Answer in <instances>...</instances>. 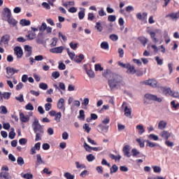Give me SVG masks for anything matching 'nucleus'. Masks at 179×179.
<instances>
[{
	"instance_id": "nucleus-1",
	"label": "nucleus",
	"mask_w": 179,
	"mask_h": 179,
	"mask_svg": "<svg viewBox=\"0 0 179 179\" xmlns=\"http://www.w3.org/2000/svg\"><path fill=\"white\" fill-rule=\"evenodd\" d=\"M32 128L34 132L36 134V142L41 141V136H43V134H44V129L43 128V126L40 124L38 119L36 117V116L34 117V120L32 122Z\"/></svg>"
},
{
	"instance_id": "nucleus-2",
	"label": "nucleus",
	"mask_w": 179,
	"mask_h": 179,
	"mask_svg": "<svg viewBox=\"0 0 179 179\" xmlns=\"http://www.w3.org/2000/svg\"><path fill=\"white\" fill-rule=\"evenodd\" d=\"M108 83L111 90L115 89V87H120V86H124L125 85L124 78L118 74H111Z\"/></svg>"
},
{
	"instance_id": "nucleus-3",
	"label": "nucleus",
	"mask_w": 179,
	"mask_h": 179,
	"mask_svg": "<svg viewBox=\"0 0 179 179\" xmlns=\"http://www.w3.org/2000/svg\"><path fill=\"white\" fill-rule=\"evenodd\" d=\"M147 33H148L152 40V43L155 44H157L159 41H160V44L163 43V31L159 29H155L154 31L148 30ZM157 37H160L159 40Z\"/></svg>"
},
{
	"instance_id": "nucleus-4",
	"label": "nucleus",
	"mask_w": 179,
	"mask_h": 179,
	"mask_svg": "<svg viewBox=\"0 0 179 179\" xmlns=\"http://www.w3.org/2000/svg\"><path fill=\"white\" fill-rule=\"evenodd\" d=\"M118 66L127 69V73H129V75H135V73H136V69H135V66L131 65V64L129 63L124 64L121 62H119Z\"/></svg>"
},
{
	"instance_id": "nucleus-5",
	"label": "nucleus",
	"mask_w": 179,
	"mask_h": 179,
	"mask_svg": "<svg viewBox=\"0 0 179 179\" xmlns=\"http://www.w3.org/2000/svg\"><path fill=\"white\" fill-rule=\"evenodd\" d=\"M157 101V103H162V98L157 97L156 95H153L152 94H146L144 96V103L148 104V101Z\"/></svg>"
},
{
	"instance_id": "nucleus-6",
	"label": "nucleus",
	"mask_w": 179,
	"mask_h": 179,
	"mask_svg": "<svg viewBox=\"0 0 179 179\" xmlns=\"http://www.w3.org/2000/svg\"><path fill=\"white\" fill-rule=\"evenodd\" d=\"M141 85H145L146 86H150L151 87H159V83L156 80H147L143 83H140Z\"/></svg>"
},
{
	"instance_id": "nucleus-7",
	"label": "nucleus",
	"mask_w": 179,
	"mask_h": 179,
	"mask_svg": "<svg viewBox=\"0 0 179 179\" xmlns=\"http://www.w3.org/2000/svg\"><path fill=\"white\" fill-rule=\"evenodd\" d=\"M10 38V36L8 34L3 36L1 38L0 45H1V47H8Z\"/></svg>"
},
{
	"instance_id": "nucleus-8",
	"label": "nucleus",
	"mask_w": 179,
	"mask_h": 179,
	"mask_svg": "<svg viewBox=\"0 0 179 179\" xmlns=\"http://www.w3.org/2000/svg\"><path fill=\"white\" fill-rule=\"evenodd\" d=\"M6 71L8 75L6 76L7 79H10V78L13 76L14 73H17V72H19V70L9 66L6 67Z\"/></svg>"
},
{
	"instance_id": "nucleus-9",
	"label": "nucleus",
	"mask_w": 179,
	"mask_h": 179,
	"mask_svg": "<svg viewBox=\"0 0 179 179\" xmlns=\"http://www.w3.org/2000/svg\"><path fill=\"white\" fill-rule=\"evenodd\" d=\"M2 17L4 20L10 19L12 17V13L10 12V9L8 8H5L2 13Z\"/></svg>"
},
{
	"instance_id": "nucleus-10",
	"label": "nucleus",
	"mask_w": 179,
	"mask_h": 179,
	"mask_svg": "<svg viewBox=\"0 0 179 179\" xmlns=\"http://www.w3.org/2000/svg\"><path fill=\"white\" fill-rule=\"evenodd\" d=\"M36 31H38V29L31 27V31H28V40H34V38H36Z\"/></svg>"
},
{
	"instance_id": "nucleus-11",
	"label": "nucleus",
	"mask_w": 179,
	"mask_h": 179,
	"mask_svg": "<svg viewBox=\"0 0 179 179\" xmlns=\"http://www.w3.org/2000/svg\"><path fill=\"white\" fill-rule=\"evenodd\" d=\"M122 107L124 108V115L128 118H132L131 114V109L127 106L125 102L123 103Z\"/></svg>"
},
{
	"instance_id": "nucleus-12",
	"label": "nucleus",
	"mask_w": 179,
	"mask_h": 179,
	"mask_svg": "<svg viewBox=\"0 0 179 179\" xmlns=\"http://www.w3.org/2000/svg\"><path fill=\"white\" fill-rule=\"evenodd\" d=\"M172 22H177L179 19V14L178 13H171L166 15Z\"/></svg>"
},
{
	"instance_id": "nucleus-13",
	"label": "nucleus",
	"mask_w": 179,
	"mask_h": 179,
	"mask_svg": "<svg viewBox=\"0 0 179 179\" xmlns=\"http://www.w3.org/2000/svg\"><path fill=\"white\" fill-rule=\"evenodd\" d=\"M14 54L18 59H20L23 57V50H22V48L17 46L14 48Z\"/></svg>"
},
{
	"instance_id": "nucleus-14",
	"label": "nucleus",
	"mask_w": 179,
	"mask_h": 179,
	"mask_svg": "<svg viewBox=\"0 0 179 179\" xmlns=\"http://www.w3.org/2000/svg\"><path fill=\"white\" fill-rule=\"evenodd\" d=\"M84 69L85 70V72L87 73V75H88L89 78H91L92 79H93L95 76L96 74H94V71H93V70H92V68L90 67L89 69H87V65L84 64Z\"/></svg>"
},
{
	"instance_id": "nucleus-15",
	"label": "nucleus",
	"mask_w": 179,
	"mask_h": 179,
	"mask_svg": "<svg viewBox=\"0 0 179 179\" xmlns=\"http://www.w3.org/2000/svg\"><path fill=\"white\" fill-rule=\"evenodd\" d=\"M33 48L29 45H26L24 46V53H25V57L27 58H29V57L31 56V54H33Z\"/></svg>"
},
{
	"instance_id": "nucleus-16",
	"label": "nucleus",
	"mask_w": 179,
	"mask_h": 179,
	"mask_svg": "<svg viewBox=\"0 0 179 179\" xmlns=\"http://www.w3.org/2000/svg\"><path fill=\"white\" fill-rule=\"evenodd\" d=\"M123 153L127 157H131V156L132 155H131V146L125 145L123 148Z\"/></svg>"
},
{
	"instance_id": "nucleus-17",
	"label": "nucleus",
	"mask_w": 179,
	"mask_h": 179,
	"mask_svg": "<svg viewBox=\"0 0 179 179\" xmlns=\"http://www.w3.org/2000/svg\"><path fill=\"white\" fill-rule=\"evenodd\" d=\"M64 46H59L57 48H54L50 50V52L53 54H62V51H64Z\"/></svg>"
},
{
	"instance_id": "nucleus-18",
	"label": "nucleus",
	"mask_w": 179,
	"mask_h": 179,
	"mask_svg": "<svg viewBox=\"0 0 179 179\" xmlns=\"http://www.w3.org/2000/svg\"><path fill=\"white\" fill-rule=\"evenodd\" d=\"M64 103L65 99L63 98L60 99L57 102V108H59V110H62L64 112H65V106H64Z\"/></svg>"
},
{
	"instance_id": "nucleus-19",
	"label": "nucleus",
	"mask_w": 179,
	"mask_h": 179,
	"mask_svg": "<svg viewBox=\"0 0 179 179\" xmlns=\"http://www.w3.org/2000/svg\"><path fill=\"white\" fill-rule=\"evenodd\" d=\"M167 128V122L166 120H161L158 123V129L163 131Z\"/></svg>"
},
{
	"instance_id": "nucleus-20",
	"label": "nucleus",
	"mask_w": 179,
	"mask_h": 179,
	"mask_svg": "<svg viewBox=\"0 0 179 179\" xmlns=\"http://www.w3.org/2000/svg\"><path fill=\"white\" fill-rule=\"evenodd\" d=\"M20 120L22 122H29V121H30V116H29L28 115H24V113H20Z\"/></svg>"
},
{
	"instance_id": "nucleus-21",
	"label": "nucleus",
	"mask_w": 179,
	"mask_h": 179,
	"mask_svg": "<svg viewBox=\"0 0 179 179\" xmlns=\"http://www.w3.org/2000/svg\"><path fill=\"white\" fill-rule=\"evenodd\" d=\"M159 136H161V138H163L164 139L167 140L169 139V138H170V136H171V134H170V132H169L168 131L164 130L159 134Z\"/></svg>"
},
{
	"instance_id": "nucleus-22",
	"label": "nucleus",
	"mask_w": 179,
	"mask_h": 179,
	"mask_svg": "<svg viewBox=\"0 0 179 179\" xmlns=\"http://www.w3.org/2000/svg\"><path fill=\"white\" fill-rule=\"evenodd\" d=\"M99 128L100 129L101 133V134H107L108 131V128H110L109 126H104L103 124H99Z\"/></svg>"
},
{
	"instance_id": "nucleus-23",
	"label": "nucleus",
	"mask_w": 179,
	"mask_h": 179,
	"mask_svg": "<svg viewBox=\"0 0 179 179\" xmlns=\"http://www.w3.org/2000/svg\"><path fill=\"white\" fill-rule=\"evenodd\" d=\"M161 90L164 92L166 96H171L173 91H171V88H167L166 87H161Z\"/></svg>"
},
{
	"instance_id": "nucleus-24",
	"label": "nucleus",
	"mask_w": 179,
	"mask_h": 179,
	"mask_svg": "<svg viewBox=\"0 0 179 179\" xmlns=\"http://www.w3.org/2000/svg\"><path fill=\"white\" fill-rule=\"evenodd\" d=\"M7 22L11 27H16V25L17 24V21L12 17L7 20Z\"/></svg>"
},
{
	"instance_id": "nucleus-25",
	"label": "nucleus",
	"mask_w": 179,
	"mask_h": 179,
	"mask_svg": "<svg viewBox=\"0 0 179 179\" xmlns=\"http://www.w3.org/2000/svg\"><path fill=\"white\" fill-rule=\"evenodd\" d=\"M37 159L36 163L35 164L36 169L40 166V164H44V161H43V159L41 158V155H36Z\"/></svg>"
},
{
	"instance_id": "nucleus-26",
	"label": "nucleus",
	"mask_w": 179,
	"mask_h": 179,
	"mask_svg": "<svg viewBox=\"0 0 179 179\" xmlns=\"http://www.w3.org/2000/svg\"><path fill=\"white\" fill-rule=\"evenodd\" d=\"M136 129L137 131H138V135H142L145 132V128L143 127V125L138 124L136 127Z\"/></svg>"
},
{
	"instance_id": "nucleus-27",
	"label": "nucleus",
	"mask_w": 179,
	"mask_h": 179,
	"mask_svg": "<svg viewBox=\"0 0 179 179\" xmlns=\"http://www.w3.org/2000/svg\"><path fill=\"white\" fill-rule=\"evenodd\" d=\"M101 48H102V50H108V48H110L108 42H106V41L102 42L101 43Z\"/></svg>"
},
{
	"instance_id": "nucleus-28",
	"label": "nucleus",
	"mask_w": 179,
	"mask_h": 179,
	"mask_svg": "<svg viewBox=\"0 0 179 179\" xmlns=\"http://www.w3.org/2000/svg\"><path fill=\"white\" fill-rule=\"evenodd\" d=\"M30 20H21L20 22L21 26H30Z\"/></svg>"
},
{
	"instance_id": "nucleus-29",
	"label": "nucleus",
	"mask_w": 179,
	"mask_h": 179,
	"mask_svg": "<svg viewBox=\"0 0 179 179\" xmlns=\"http://www.w3.org/2000/svg\"><path fill=\"white\" fill-rule=\"evenodd\" d=\"M10 97V93L9 92H4L2 94V96H1V100H3V99H5V100H8V99Z\"/></svg>"
},
{
	"instance_id": "nucleus-30",
	"label": "nucleus",
	"mask_w": 179,
	"mask_h": 179,
	"mask_svg": "<svg viewBox=\"0 0 179 179\" xmlns=\"http://www.w3.org/2000/svg\"><path fill=\"white\" fill-rule=\"evenodd\" d=\"M171 106L174 109V110H178L179 108V103H176V101H171Z\"/></svg>"
},
{
	"instance_id": "nucleus-31",
	"label": "nucleus",
	"mask_w": 179,
	"mask_h": 179,
	"mask_svg": "<svg viewBox=\"0 0 179 179\" xmlns=\"http://www.w3.org/2000/svg\"><path fill=\"white\" fill-rule=\"evenodd\" d=\"M83 129H85V132H87V134L90 133V131H92V128H90V127H89V124L85 123L83 126Z\"/></svg>"
},
{
	"instance_id": "nucleus-32",
	"label": "nucleus",
	"mask_w": 179,
	"mask_h": 179,
	"mask_svg": "<svg viewBox=\"0 0 179 179\" xmlns=\"http://www.w3.org/2000/svg\"><path fill=\"white\" fill-rule=\"evenodd\" d=\"M148 138L151 140V141H159V136L156 135V134H151L148 136Z\"/></svg>"
},
{
	"instance_id": "nucleus-33",
	"label": "nucleus",
	"mask_w": 179,
	"mask_h": 179,
	"mask_svg": "<svg viewBox=\"0 0 179 179\" xmlns=\"http://www.w3.org/2000/svg\"><path fill=\"white\" fill-rule=\"evenodd\" d=\"M81 10L78 13V17L82 20L85 17V8H80Z\"/></svg>"
},
{
	"instance_id": "nucleus-34",
	"label": "nucleus",
	"mask_w": 179,
	"mask_h": 179,
	"mask_svg": "<svg viewBox=\"0 0 179 179\" xmlns=\"http://www.w3.org/2000/svg\"><path fill=\"white\" fill-rule=\"evenodd\" d=\"M152 170L154 173H162V168L159 166H152Z\"/></svg>"
},
{
	"instance_id": "nucleus-35",
	"label": "nucleus",
	"mask_w": 179,
	"mask_h": 179,
	"mask_svg": "<svg viewBox=\"0 0 179 179\" xmlns=\"http://www.w3.org/2000/svg\"><path fill=\"white\" fill-rule=\"evenodd\" d=\"M66 51L71 59L73 60L75 59V52H71V50H69V48H67Z\"/></svg>"
},
{
	"instance_id": "nucleus-36",
	"label": "nucleus",
	"mask_w": 179,
	"mask_h": 179,
	"mask_svg": "<svg viewBox=\"0 0 179 179\" xmlns=\"http://www.w3.org/2000/svg\"><path fill=\"white\" fill-rule=\"evenodd\" d=\"M64 177L66 179H74L75 178V176L71 174V173H69V172H66L64 173Z\"/></svg>"
},
{
	"instance_id": "nucleus-37",
	"label": "nucleus",
	"mask_w": 179,
	"mask_h": 179,
	"mask_svg": "<svg viewBox=\"0 0 179 179\" xmlns=\"http://www.w3.org/2000/svg\"><path fill=\"white\" fill-rule=\"evenodd\" d=\"M94 69H95L96 72H97L99 71H100V72H101V71H103V69L100 64H95Z\"/></svg>"
},
{
	"instance_id": "nucleus-38",
	"label": "nucleus",
	"mask_w": 179,
	"mask_h": 179,
	"mask_svg": "<svg viewBox=\"0 0 179 179\" xmlns=\"http://www.w3.org/2000/svg\"><path fill=\"white\" fill-rule=\"evenodd\" d=\"M146 143H147V146H148L149 148H156V146H157L156 143L151 142L149 140H147Z\"/></svg>"
},
{
	"instance_id": "nucleus-39",
	"label": "nucleus",
	"mask_w": 179,
	"mask_h": 179,
	"mask_svg": "<svg viewBox=\"0 0 179 179\" xmlns=\"http://www.w3.org/2000/svg\"><path fill=\"white\" fill-rule=\"evenodd\" d=\"M62 114L61 112H59L57 113H56V115H55V121H57V122H61V117H62Z\"/></svg>"
},
{
	"instance_id": "nucleus-40",
	"label": "nucleus",
	"mask_w": 179,
	"mask_h": 179,
	"mask_svg": "<svg viewBox=\"0 0 179 179\" xmlns=\"http://www.w3.org/2000/svg\"><path fill=\"white\" fill-rule=\"evenodd\" d=\"M40 89H42L43 90H47L48 89V85L46 83H41L39 84Z\"/></svg>"
},
{
	"instance_id": "nucleus-41",
	"label": "nucleus",
	"mask_w": 179,
	"mask_h": 179,
	"mask_svg": "<svg viewBox=\"0 0 179 179\" xmlns=\"http://www.w3.org/2000/svg\"><path fill=\"white\" fill-rule=\"evenodd\" d=\"M86 158L88 162H93L96 159V157H94V155H93V154H90L87 155Z\"/></svg>"
},
{
	"instance_id": "nucleus-42",
	"label": "nucleus",
	"mask_w": 179,
	"mask_h": 179,
	"mask_svg": "<svg viewBox=\"0 0 179 179\" xmlns=\"http://www.w3.org/2000/svg\"><path fill=\"white\" fill-rule=\"evenodd\" d=\"M73 5H75V2L74 1H66L65 3H63V6H65V8H68V6H73Z\"/></svg>"
},
{
	"instance_id": "nucleus-43",
	"label": "nucleus",
	"mask_w": 179,
	"mask_h": 179,
	"mask_svg": "<svg viewBox=\"0 0 179 179\" xmlns=\"http://www.w3.org/2000/svg\"><path fill=\"white\" fill-rule=\"evenodd\" d=\"M117 171H118V166H117V165L114 164L110 168V173L113 174V173H117Z\"/></svg>"
},
{
	"instance_id": "nucleus-44",
	"label": "nucleus",
	"mask_w": 179,
	"mask_h": 179,
	"mask_svg": "<svg viewBox=\"0 0 179 179\" xmlns=\"http://www.w3.org/2000/svg\"><path fill=\"white\" fill-rule=\"evenodd\" d=\"M17 163L19 164V166H23V164H24V160H23L22 157H19L17 158Z\"/></svg>"
},
{
	"instance_id": "nucleus-45",
	"label": "nucleus",
	"mask_w": 179,
	"mask_h": 179,
	"mask_svg": "<svg viewBox=\"0 0 179 179\" xmlns=\"http://www.w3.org/2000/svg\"><path fill=\"white\" fill-rule=\"evenodd\" d=\"M80 176L83 178H85L86 176H89V171L87 170H85L80 173Z\"/></svg>"
},
{
	"instance_id": "nucleus-46",
	"label": "nucleus",
	"mask_w": 179,
	"mask_h": 179,
	"mask_svg": "<svg viewBox=\"0 0 179 179\" xmlns=\"http://www.w3.org/2000/svg\"><path fill=\"white\" fill-rule=\"evenodd\" d=\"M131 153H132V156H134V157L138 156V155H141V152H138V150H136V148H134L131 150Z\"/></svg>"
},
{
	"instance_id": "nucleus-47",
	"label": "nucleus",
	"mask_w": 179,
	"mask_h": 179,
	"mask_svg": "<svg viewBox=\"0 0 179 179\" xmlns=\"http://www.w3.org/2000/svg\"><path fill=\"white\" fill-rule=\"evenodd\" d=\"M59 76H60V74H59V72L58 71H53L52 73V77L54 78V79H58Z\"/></svg>"
},
{
	"instance_id": "nucleus-48",
	"label": "nucleus",
	"mask_w": 179,
	"mask_h": 179,
	"mask_svg": "<svg viewBox=\"0 0 179 179\" xmlns=\"http://www.w3.org/2000/svg\"><path fill=\"white\" fill-rule=\"evenodd\" d=\"M76 169H86V165L85 164H80L79 162H76Z\"/></svg>"
},
{
	"instance_id": "nucleus-49",
	"label": "nucleus",
	"mask_w": 179,
	"mask_h": 179,
	"mask_svg": "<svg viewBox=\"0 0 179 179\" xmlns=\"http://www.w3.org/2000/svg\"><path fill=\"white\" fill-rule=\"evenodd\" d=\"M102 124H103V125H107L108 124H110V117H108V116H106L103 120H102Z\"/></svg>"
},
{
	"instance_id": "nucleus-50",
	"label": "nucleus",
	"mask_w": 179,
	"mask_h": 179,
	"mask_svg": "<svg viewBox=\"0 0 179 179\" xmlns=\"http://www.w3.org/2000/svg\"><path fill=\"white\" fill-rule=\"evenodd\" d=\"M26 110H29V111H33L34 110V106L31 105V103H29L27 105L25 106Z\"/></svg>"
},
{
	"instance_id": "nucleus-51",
	"label": "nucleus",
	"mask_w": 179,
	"mask_h": 179,
	"mask_svg": "<svg viewBox=\"0 0 179 179\" xmlns=\"http://www.w3.org/2000/svg\"><path fill=\"white\" fill-rule=\"evenodd\" d=\"M15 100H17V101H20V103H23L24 99H23V94H20L18 96H15Z\"/></svg>"
},
{
	"instance_id": "nucleus-52",
	"label": "nucleus",
	"mask_w": 179,
	"mask_h": 179,
	"mask_svg": "<svg viewBox=\"0 0 179 179\" xmlns=\"http://www.w3.org/2000/svg\"><path fill=\"white\" fill-rule=\"evenodd\" d=\"M109 37L112 41H117L118 40V36L117 34H111Z\"/></svg>"
},
{
	"instance_id": "nucleus-53",
	"label": "nucleus",
	"mask_w": 179,
	"mask_h": 179,
	"mask_svg": "<svg viewBox=\"0 0 179 179\" xmlns=\"http://www.w3.org/2000/svg\"><path fill=\"white\" fill-rule=\"evenodd\" d=\"M47 29V24L45 22L42 23V25L39 28L40 31H45Z\"/></svg>"
},
{
	"instance_id": "nucleus-54",
	"label": "nucleus",
	"mask_w": 179,
	"mask_h": 179,
	"mask_svg": "<svg viewBox=\"0 0 179 179\" xmlns=\"http://www.w3.org/2000/svg\"><path fill=\"white\" fill-rule=\"evenodd\" d=\"M95 27L99 32H101L103 31V27H101L100 22H96V25L95 26Z\"/></svg>"
},
{
	"instance_id": "nucleus-55",
	"label": "nucleus",
	"mask_w": 179,
	"mask_h": 179,
	"mask_svg": "<svg viewBox=\"0 0 179 179\" xmlns=\"http://www.w3.org/2000/svg\"><path fill=\"white\" fill-rule=\"evenodd\" d=\"M23 178H27V179H31L33 178V174L31 173H25L22 175Z\"/></svg>"
},
{
	"instance_id": "nucleus-56",
	"label": "nucleus",
	"mask_w": 179,
	"mask_h": 179,
	"mask_svg": "<svg viewBox=\"0 0 179 179\" xmlns=\"http://www.w3.org/2000/svg\"><path fill=\"white\" fill-rule=\"evenodd\" d=\"M58 41V38H53L52 39V43L50 44L51 47H55V45H57V43Z\"/></svg>"
},
{
	"instance_id": "nucleus-57",
	"label": "nucleus",
	"mask_w": 179,
	"mask_h": 179,
	"mask_svg": "<svg viewBox=\"0 0 179 179\" xmlns=\"http://www.w3.org/2000/svg\"><path fill=\"white\" fill-rule=\"evenodd\" d=\"M136 141L139 143L140 148H145V143L141 138H137Z\"/></svg>"
},
{
	"instance_id": "nucleus-58",
	"label": "nucleus",
	"mask_w": 179,
	"mask_h": 179,
	"mask_svg": "<svg viewBox=\"0 0 179 179\" xmlns=\"http://www.w3.org/2000/svg\"><path fill=\"white\" fill-rule=\"evenodd\" d=\"M58 68L59 69H60V71H64V69L66 68V66L65 65V64L59 62Z\"/></svg>"
},
{
	"instance_id": "nucleus-59",
	"label": "nucleus",
	"mask_w": 179,
	"mask_h": 179,
	"mask_svg": "<svg viewBox=\"0 0 179 179\" xmlns=\"http://www.w3.org/2000/svg\"><path fill=\"white\" fill-rule=\"evenodd\" d=\"M0 109L1 110V114H7L8 113V109L5 106H1L0 107Z\"/></svg>"
},
{
	"instance_id": "nucleus-60",
	"label": "nucleus",
	"mask_w": 179,
	"mask_h": 179,
	"mask_svg": "<svg viewBox=\"0 0 179 179\" xmlns=\"http://www.w3.org/2000/svg\"><path fill=\"white\" fill-rule=\"evenodd\" d=\"M83 106L85 107L87 106L89 104V98H85L82 102Z\"/></svg>"
},
{
	"instance_id": "nucleus-61",
	"label": "nucleus",
	"mask_w": 179,
	"mask_h": 179,
	"mask_svg": "<svg viewBox=\"0 0 179 179\" xmlns=\"http://www.w3.org/2000/svg\"><path fill=\"white\" fill-rule=\"evenodd\" d=\"M52 105L50 103L45 104V111H50L51 110Z\"/></svg>"
},
{
	"instance_id": "nucleus-62",
	"label": "nucleus",
	"mask_w": 179,
	"mask_h": 179,
	"mask_svg": "<svg viewBox=\"0 0 179 179\" xmlns=\"http://www.w3.org/2000/svg\"><path fill=\"white\" fill-rule=\"evenodd\" d=\"M155 59L158 65H163V59H160V57H155Z\"/></svg>"
},
{
	"instance_id": "nucleus-63",
	"label": "nucleus",
	"mask_w": 179,
	"mask_h": 179,
	"mask_svg": "<svg viewBox=\"0 0 179 179\" xmlns=\"http://www.w3.org/2000/svg\"><path fill=\"white\" fill-rule=\"evenodd\" d=\"M44 59V57L41 55L35 56V60L36 61H43Z\"/></svg>"
},
{
	"instance_id": "nucleus-64",
	"label": "nucleus",
	"mask_w": 179,
	"mask_h": 179,
	"mask_svg": "<svg viewBox=\"0 0 179 179\" xmlns=\"http://www.w3.org/2000/svg\"><path fill=\"white\" fill-rule=\"evenodd\" d=\"M116 17L115 15H109L108 17V20L109 22H115Z\"/></svg>"
}]
</instances>
